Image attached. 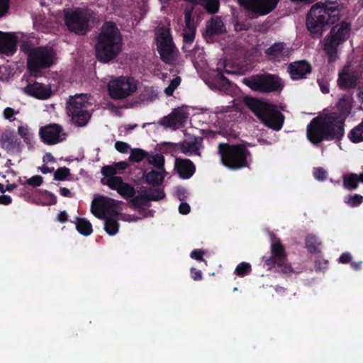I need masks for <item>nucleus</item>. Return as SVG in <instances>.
<instances>
[{
	"label": "nucleus",
	"mask_w": 363,
	"mask_h": 363,
	"mask_svg": "<svg viewBox=\"0 0 363 363\" xmlns=\"http://www.w3.org/2000/svg\"><path fill=\"white\" fill-rule=\"evenodd\" d=\"M122 204L123 202L106 196H98L91 203V213L96 218L105 220L104 230L111 236L118 232L117 216L120 213Z\"/></svg>",
	"instance_id": "3"
},
{
	"label": "nucleus",
	"mask_w": 363,
	"mask_h": 363,
	"mask_svg": "<svg viewBox=\"0 0 363 363\" xmlns=\"http://www.w3.org/2000/svg\"><path fill=\"white\" fill-rule=\"evenodd\" d=\"M18 134L27 144L31 143L33 140L34 133L27 124L21 123L18 126Z\"/></svg>",
	"instance_id": "31"
},
{
	"label": "nucleus",
	"mask_w": 363,
	"mask_h": 363,
	"mask_svg": "<svg viewBox=\"0 0 363 363\" xmlns=\"http://www.w3.org/2000/svg\"><path fill=\"white\" fill-rule=\"evenodd\" d=\"M192 60L195 67H200L204 64V53L202 48H196L193 52Z\"/></svg>",
	"instance_id": "37"
},
{
	"label": "nucleus",
	"mask_w": 363,
	"mask_h": 363,
	"mask_svg": "<svg viewBox=\"0 0 363 363\" xmlns=\"http://www.w3.org/2000/svg\"><path fill=\"white\" fill-rule=\"evenodd\" d=\"M215 82L216 84H220L222 86H225V85H227L228 84V79L225 77H223L222 74H220V73H218L216 75Z\"/></svg>",
	"instance_id": "54"
},
{
	"label": "nucleus",
	"mask_w": 363,
	"mask_h": 363,
	"mask_svg": "<svg viewBox=\"0 0 363 363\" xmlns=\"http://www.w3.org/2000/svg\"><path fill=\"white\" fill-rule=\"evenodd\" d=\"M219 154L223 165L237 169L247 165L249 152L243 145L220 144Z\"/></svg>",
	"instance_id": "8"
},
{
	"label": "nucleus",
	"mask_w": 363,
	"mask_h": 363,
	"mask_svg": "<svg viewBox=\"0 0 363 363\" xmlns=\"http://www.w3.org/2000/svg\"><path fill=\"white\" fill-rule=\"evenodd\" d=\"M115 147L121 153H127L130 150V146L128 143L121 141H117Z\"/></svg>",
	"instance_id": "47"
},
{
	"label": "nucleus",
	"mask_w": 363,
	"mask_h": 363,
	"mask_svg": "<svg viewBox=\"0 0 363 363\" xmlns=\"http://www.w3.org/2000/svg\"><path fill=\"white\" fill-rule=\"evenodd\" d=\"M43 162L46 163H53L55 162V160L50 153H46L43 157Z\"/></svg>",
	"instance_id": "62"
},
{
	"label": "nucleus",
	"mask_w": 363,
	"mask_h": 363,
	"mask_svg": "<svg viewBox=\"0 0 363 363\" xmlns=\"http://www.w3.org/2000/svg\"><path fill=\"white\" fill-rule=\"evenodd\" d=\"M179 211L184 215L188 214L190 211V206L186 203H182L179 206Z\"/></svg>",
	"instance_id": "55"
},
{
	"label": "nucleus",
	"mask_w": 363,
	"mask_h": 363,
	"mask_svg": "<svg viewBox=\"0 0 363 363\" xmlns=\"http://www.w3.org/2000/svg\"><path fill=\"white\" fill-rule=\"evenodd\" d=\"M189 113L184 107L177 108L167 116L164 117L161 124L169 128L177 129L180 127L188 118Z\"/></svg>",
	"instance_id": "16"
},
{
	"label": "nucleus",
	"mask_w": 363,
	"mask_h": 363,
	"mask_svg": "<svg viewBox=\"0 0 363 363\" xmlns=\"http://www.w3.org/2000/svg\"><path fill=\"white\" fill-rule=\"evenodd\" d=\"M147 161L150 164L157 168L158 170L164 169V157L162 155L156 154L150 155L147 157Z\"/></svg>",
	"instance_id": "34"
},
{
	"label": "nucleus",
	"mask_w": 363,
	"mask_h": 363,
	"mask_svg": "<svg viewBox=\"0 0 363 363\" xmlns=\"http://www.w3.org/2000/svg\"><path fill=\"white\" fill-rule=\"evenodd\" d=\"M277 265L283 273L286 274L291 271V267L284 263V259L279 261Z\"/></svg>",
	"instance_id": "53"
},
{
	"label": "nucleus",
	"mask_w": 363,
	"mask_h": 363,
	"mask_svg": "<svg viewBox=\"0 0 363 363\" xmlns=\"http://www.w3.org/2000/svg\"><path fill=\"white\" fill-rule=\"evenodd\" d=\"M191 11L192 9H186L184 12V19H185V25L186 28L183 31V38L184 42V48H188V45H190L195 36V26L194 22L191 21Z\"/></svg>",
	"instance_id": "20"
},
{
	"label": "nucleus",
	"mask_w": 363,
	"mask_h": 363,
	"mask_svg": "<svg viewBox=\"0 0 363 363\" xmlns=\"http://www.w3.org/2000/svg\"><path fill=\"white\" fill-rule=\"evenodd\" d=\"M91 105V99L87 94H76L70 96L67 102V113L72 122L77 126H84L91 118L89 108Z\"/></svg>",
	"instance_id": "7"
},
{
	"label": "nucleus",
	"mask_w": 363,
	"mask_h": 363,
	"mask_svg": "<svg viewBox=\"0 0 363 363\" xmlns=\"http://www.w3.org/2000/svg\"><path fill=\"white\" fill-rule=\"evenodd\" d=\"M60 193L63 196H66V197H72L73 196V194L67 188H60Z\"/></svg>",
	"instance_id": "64"
},
{
	"label": "nucleus",
	"mask_w": 363,
	"mask_h": 363,
	"mask_svg": "<svg viewBox=\"0 0 363 363\" xmlns=\"http://www.w3.org/2000/svg\"><path fill=\"white\" fill-rule=\"evenodd\" d=\"M262 82L263 92L280 91L284 86L281 79L274 75L263 76Z\"/></svg>",
	"instance_id": "25"
},
{
	"label": "nucleus",
	"mask_w": 363,
	"mask_h": 363,
	"mask_svg": "<svg viewBox=\"0 0 363 363\" xmlns=\"http://www.w3.org/2000/svg\"><path fill=\"white\" fill-rule=\"evenodd\" d=\"M145 216L144 215H142L141 216H133V215H130V214H122L121 216V219L123 220V221H125V222H136L137 220H138L139 219H140L141 218L143 217H145Z\"/></svg>",
	"instance_id": "49"
},
{
	"label": "nucleus",
	"mask_w": 363,
	"mask_h": 363,
	"mask_svg": "<svg viewBox=\"0 0 363 363\" xmlns=\"http://www.w3.org/2000/svg\"><path fill=\"white\" fill-rule=\"evenodd\" d=\"M344 135V119L335 113H323L307 126V138L313 143L340 139Z\"/></svg>",
	"instance_id": "1"
},
{
	"label": "nucleus",
	"mask_w": 363,
	"mask_h": 363,
	"mask_svg": "<svg viewBox=\"0 0 363 363\" xmlns=\"http://www.w3.org/2000/svg\"><path fill=\"white\" fill-rule=\"evenodd\" d=\"M349 138L353 143L363 141V123L358 125L350 131Z\"/></svg>",
	"instance_id": "33"
},
{
	"label": "nucleus",
	"mask_w": 363,
	"mask_h": 363,
	"mask_svg": "<svg viewBox=\"0 0 363 363\" xmlns=\"http://www.w3.org/2000/svg\"><path fill=\"white\" fill-rule=\"evenodd\" d=\"M69 174V169L67 167H62L55 172V179L56 180H63L66 179Z\"/></svg>",
	"instance_id": "45"
},
{
	"label": "nucleus",
	"mask_w": 363,
	"mask_h": 363,
	"mask_svg": "<svg viewBox=\"0 0 363 363\" xmlns=\"http://www.w3.org/2000/svg\"><path fill=\"white\" fill-rule=\"evenodd\" d=\"M18 38V35L0 31V52L12 55L16 51Z\"/></svg>",
	"instance_id": "18"
},
{
	"label": "nucleus",
	"mask_w": 363,
	"mask_h": 363,
	"mask_svg": "<svg viewBox=\"0 0 363 363\" xmlns=\"http://www.w3.org/2000/svg\"><path fill=\"white\" fill-rule=\"evenodd\" d=\"M24 92L29 96L42 100L50 98L52 94L50 85L39 82L28 84L24 88Z\"/></svg>",
	"instance_id": "17"
},
{
	"label": "nucleus",
	"mask_w": 363,
	"mask_h": 363,
	"mask_svg": "<svg viewBox=\"0 0 363 363\" xmlns=\"http://www.w3.org/2000/svg\"><path fill=\"white\" fill-rule=\"evenodd\" d=\"M177 195L179 199L182 200L186 197L187 191L185 189L179 187L177 189Z\"/></svg>",
	"instance_id": "59"
},
{
	"label": "nucleus",
	"mask_w": 363,
	"mask_h": 363,
	"mask_svg": "<svg viewBox=\"0 0 363 363\" xmlns=\"http://www.w3.org/2000/svg\"><path fill=\"white\" fill-rule=\"evenodd\" d=\"M122 35L116 25L106 22L101 27L96 46L97 59L104 63L114 59L121 51Z\"/></svg>",
	"instance_id": "2"
},
{
	"label": "nucleus",
	"mask_w": 363,
	"mask_h": 363,
	"mask_svg": "<svg viewBox=\"0 0 363 363\" xmlns=\"http://www.w3.org/2000/svg\"><path fill=\"white\" fill-rule=\"evenodd\" d=\"M174 169L183 179L190 178L195 171V167L190 160L180 158H176Z\"/></svg>",
	"instance_id": "21"
},
{
	"label": "nucleus",
	"mask_w": 363,
	"mask_h": 363,
	"mask_svg": "<svg viewBox=\"0 0 363 363\" xmlns=\"http://www.w3.org/2000/svg\"><path fill=\"white\" fill-rule=\"evenodd\" d=\"M164 193L162 190L157 191L155 194H150L149 199L151 200H160L164 197Z\"/></svg>",
	"instance_id": "56"
},
{
	"label": "nucleus",
	"mask_w": 363,
	"mask_h": 363,
	"mask_svg": "<svg viewBox=\"0 0 363 363\" xmlns=\"http://www.w3.org/2000/svg\"><path fill=\"white\" fill-rule=\"evenodd\" d=\"M289 69L292 79L298 80L311 72V66L305 61H300L291 64Z\"/></svg>",
	"instance_id": "22"
},
{
	"label": "nucleus",
	"mask_w": 363,
	"mask_h": 363,
	"mask_svg": "<svg viewBox=\"0 0 363 363\" xmlns=\"http://www.w3.org/2000/svg\"><path fill=\"white\" fill-rule=\"evenodd\" d=\"M350 26L347 23L342 22L333 26L323 41L325 52L330 61L337 57V48L350 36Z\"/></svg>",
	"instance_id": "9"
},
{
	"label": "nucleus",
	"mask_w": 363,
	"mask_h": 363,
	"mask_svg": "<svg viewBox=\"0 0 363 363\" xmlns=\"http://www.w3.org/2000/svg\"><path fill=\"white\" fill-rule=\"evenodd\" d=\"M102 183L116 190L124 199H129L135 195V189L130 184L124 182L121 177L104 179Z\"/></svg>",
	"instance_id": "15"
},
{
	"label": "nucleus",
	"mask_w": 363,
	"mask_h": 363,
	"mask_svg": "<svg viewBox=\"0 0 363 363\" xmlns=\"http://www.w3.org/2000/svg\"><path fill=\"white\" fill-rule=\"evenodd\" d=\"M270 59L274 60H285L289 51L282 43H275L266 51Z\"/></svg>",
	"instance_id": "26"
},
{
	"label": "nucleus",
	"mask_w": 363,
	"mask_h": 363,
	"mask_svg": "<svg viewBox=\"0 0 363 363\" xmlns=\"http://www.w3.org/2000/svg\"><path fill=\"white\" fill-rule=\"evenodd\" d=\"M21 49L28 55V67L34 76H37L39 69L48 68L57 61L56 52L52 48H32L28 43H24Z\"/></svg>",
	"instance_id": "5"
},
{
	"label": "nucleus",
	"mask_w": 363,
	"mask_h": 363,
	"mask_svg": "<svg viewBox=\"0 0 363 363\" xmlns=\"http://www.w3.org/2000/svg\"><path fill=\"white\" fill-rule=\"evenodd\" d=\"M271 250L272 257L265 260V264L269 269H272L275 267V259L281 261L285 257V252L283 246L277 240H273L271 245Z\"/></svg>",
	"instance_id": "23"
},
{
	"label": "nucleus",
	"mask_w": 363,
	"mask_h": 363,
	"mask_svg": "<svg viewBox=\"0 0 363 363\" xmlns=\"http://www.w3.org/2000/svg\"><path fill=\"white\" fill-rule=\"evenodd\" d=\"M169 86L165 88L164 93L167 96L172 95L174 91L177 88V86L181 83V78L179 77H174L172 79H169Z\"/></svg>",
	"instance_id": "39"
},
{
	"label": "nucleus",
	"mask_w": 363,
	"mask_h": 363,
	"mask_svg": "<svg viewBox=\"0 0 363 363\" xmlns=\"http://www.w3.org/2000/svg\"><path fill=\"white\" fill-rule=\"evenodd\" d=\"M127 167L128 164L125 162H117L103 167L101 173L106 177V179L116 177L115 175L120 171L125 169Z\"/></svg>",
	"instance_id": "27"
},
{
	"label": "nucleus",
	"mask_w": 363,
	"mask_h": 363,
	"mask_svg": "<svg viewBox=\"0 0 363 363\" xmlns=\"http://www.w3.org/2000/svg\"><path fill=\"white\" fill-rule=\"evenodd\" d=\"M146 156L147 153L143 150L140 148L132 149L130 150L129 160L138 163L141 162Z\"/></svg>",
	"instance_id": "35"
},
{
	"label": "nucleus",
	"mask_w": 363,
	"mask_h": 363,
	"mask_svg": "<svg viewBox=\"0 0 363 363\" xmlns=\"http://www.w3.org/2000/svg\"><path fill=\"white\" fill-rule=\"evenodd\" d=\"M251 271V266L249 263L242 262L238 264L235 270V272L238 276H244Z\"/></svg>",
	"instance_id": "43"
},
{
	"label": "nucleus",
	"mask_w": 363,
	"mask_h": 363,
	"mask_svg": "<svg viewBox=\"0 0 363 363\" xmlns=\"http://www.w3.org/2000/svg\"><path fill=\"white\" fill-rule=\"evenodd\" d=\"M306 245L311 252H318L319 250L320 242L314 235H308L306 238Z\"/></svg>",
	"instance_id": "40"
},
{
	"label": "nucleus",
	"mask_w": 363,
	"mask_h": 363,
	"mask_svg": "<svg viewBox=\"0 0 363 363\" xmlns=\"http://www.w3.org/2000/svg\"><path fill=\"white\" fill-rule=\"evenodd\" d=\"M18 113V111H15L13 108L8 107L4 111V116L6 119L12 121L14 120V116Z\"/></svg>",
	"instance_id": "48"
},
{
	"label": "nucleus",
	"mask_w": 363,
	"mask_h": 363,
	"mask_svg": "<svg viewBox=\"0 0 363 363\" xmlns=\"http://www.w3.org/2000/svg\"><path fill=\"white\" fill-rule=\"evenodd\" d=\"M167 172L165 169L152 170L145 174V179L149 184L157 186L162 183Z\"/></svg>",
	"instance_id": "28"
},
{
	"label": "nucleus",
	"mask_w": 363,
	"mask_h": 363,
	"mask_svg": "<svg viewBox=\"0 0 363 363\" xmlns=\"http://www.w3.org/2000/svg\"><path fill=\"white\" fill-rule=\"evenodd\" d=\"M40 203L43 205H52L56 203V197L54 194L48 191L42 194Z\"/></svg>",
	"instance_id": "42"
},
{
	"label": "nucleus",
	"mask_w": 363,
	"mask_h": 363,
	"mask_svg": "<svg viewBox=\"0 0 363 363\" xmlns=\"http://www.w3.org/2000/svg\"><path fill=\"white\" fill-rule=\"evenodd\" d=\"M43 179L40 175H35L28 179L26 183L32 186H39L43 184Z\"/></svg>",
	"instance_id": "46"
},
{
	"label": "nucleus",
	"mask_w": 363,
	"mask_h": 363,
	"mask_svg": "<svg viewBox=\"0 0 363 363\" xmlns=\"http://www.w3.org/2000/svg\"><path fill=\"white\" fill-rule=\"evenodd\" d=\"M12 201V199L11 196L8 195H1L0 196V204L1 205H8L11 203Z\"/></svg>",
	"instance_id": "60"
},
{
	"label": "nucleus",
	"mask_w": 363,
	"mask_h": 363,
	"mask_svg": "<svg viewBox=\"0 0 363 363\" xmlns=\"http://www.w3.org/2000/svg\"><path fill=\"white\" fill-rule=\"evenodd\" d=\"M39 137L41 140L49 145H56L65 141L67 134L63 128L56 123L42 126L39 129Z\"/></svg>",
	"instance_id": "12"
},
{
	"label": "nucleus",
	"mask_w": 363,
	"mask_h": 363,
	"mask_svg": "<svg viewBox=\"0 0 363 363\" xmlns=\"http://www.w3.org/2000/svg\"><path fill=\"white\" fill-rule=\"evenodd\" d=\"M86 14L82 10L75 9L65 12V23L69 30L78 34H85L88 30Z\"/></svg>",
	"instance_id": "13"
},
{
	"label": "nucleus",
	"mask_w": 363,
	"mask_h": 363,
	"mask_svg": "<svg viewBox=\"0 0 363 363\" xmlns=\"http://www.w3.org/2000/svg\"><path fill=\"white\" fill-rule=\"evenodd\" d=\"M0 177L5 181L6 183L13 182L20 180L18 177L12 170H8L5 174L0 172Z\"/></svg>",
	"instance_id": "44"
},
{
	"label": "nucleus",
	"mask_w": 363,
	"mask_h": 363,
	"mask_svg": "<svg viewBox=\"0 0 363 363\" xmlns=\"http://www.w3.org/2000/svg\"><path fill=\"white\" fill-rule=\"evenodd\" d=\"M340 15L335 3L316 4L311 9L306 20V26L312 35H320L324 27L335 23Z\"/></svg>",
	"instance_id": "4"
},
{
	"label": "nucleus",
	"mask_w": 363,
	"mask_h": 363,
	"mask_svg": "<svg viewBox=\"0 0 363 363\" xmlns=\"http://www.w3.org/2000/svg\"><path fill=\"white\" fill-rule=\"evenodd\" d=\"M191 277L194 280H199V279H201V278H202V274H201V271L198 270L195 268L191 269Z\"/></svg>",
	"instance_id": "58"
},
{
	"label": "nucleus",
	"mask_w": 363,
	"mask_h": 363,
	"mask_svg": "<svg viewBox=\"0 0 363 363\" xmlns=\"http://www.w3.org/2000/svg\"><path fill=\"white\" fill-rule=\"evenodd\" d=\"M357 78L358 74L354 73L350 67H347L340 72L338 84L342 88H349L356 84Z\"/></svg>",
	"instance_id": "24"
},
{
	"label": "nucleus",
	"mask_w": 363,
	"mask_h": 363,
	"mask_svg": "<svg viewBox=\"0 0 363 363\" xmlns=\"http://www.w3.org/2000/svg\"><path fill=\"white\" fill-rule=\"evenodd\" d=\"M130 203L135 208H141L147 205V199L145 196H140L133 198Z\"/></svg>",
	"instance_id": "41"
},
{
	"label": "nucleus",
	"mask_w": 363,
	"mask_h": 363,
	"mask_svg": "<svg viewBox=\"0 0 363 363\" xmlns=\"http://www.w3.org/2000/svg\"><path fill=\"white\" fill-rule=\"evenodd\" d=\"M204 255V252L201 250H194L191 252V257L196 260H203L202 257Z\"/></svg>",
	"instance_id": "52"
},
{
	"label": "nucleus",
	"mask_w": 363,
	"mask_h": 363,
	"mask_svg": "<svg viewBox=\"0 0 363 363\" xmlns=\"http://www.w3.org/2000/svg\"><path fill=\"white\" fill-rule=\"evenodd\" d=\"M77 231L85 236L89 235L92 233L91 224L84 218H77L75 221Z\"/></svg>",
	"instance_id": "32"
},
{
	"label": "nucleus",
	"mask_w": 363,
	"mask_h": 363,
	"mask_svg": "<svg viewBox=\"0 0 363 363\" xmlns=\"http://www.w3.org/2000/svg\"><path fill=\"white\" fill-rule=\"evenodd\" d=\"M247 104L265 125L275 130L281 128L284 116L276 106L255 99H249Z\"/></svg>",
	"instance_id": "6"
},
{
	"label": "nucleus",
	"mask_w": 363,
	"mask_h": 363,
	"mask_svg": "<svg viewBox=\"0 0 363 363\" xmlns=\"http://www.w3.org/2000/svg\"><path fill=\"white\" fill-rule=\"evenodd\" d=\"M225 26L220 19L216 18L212 19L207 26L206 35L211 37L224 33Z\"/></svg>",
	"instance_id": "29"
},
{
	"label": "nucleus",
	"mask_w": 363,
	"mask_h": 363,
	"mask_svg": "<svg viewBox=\"0 0 363 363\" xmlns=\"http://www.w3.org/2000/svg\"><path fill=\"white\" fill-rule=\"evenodd\" d=\"M238 1L246 9L259 14L265 15L276 7L279 0H238Z\"/></svg>",
	"instance_id": "14"
},
{
	"label": "nucleus",
	"mask_w": 363,
	"mask_h": 363,
	"mask_svg": "<svg viewBox=\"0 0 363 363\" xmlns=\"http://www.w3.org/2000/svg\"><path fill=\"white\" fill-rule=\"evenodd\" d=\"M156 42L162 59L167 63H173L177 58L176 50L168 28H161L156 32Z\"/></svg>",
	"instance_id": "11"
},
{
	"label": "nucleus",
	"mask_w": 363,
	"mask_h": 363,
	"mask_svg": "<svg viewBox=\"0 0 363 363\" xmlns=\"http://www.w3.org/2000/svg\"><path fill=\"white\" fill-rule=\"evenodd\" d=\"M345 202L352 207L359 206L363 201V196L359 194L350 195L345 198Z\"/></svg>",
	"instance_id": "38"
},
{
	"label": "nucleus",
	"mask_w": 363,
	"mask_h": 363,
	"mask_svg": "<svg viewBox=\"0 0 363 363\" xmlns=\"http://www.w3.org/2000/svg\"><path fill=\"white\" fill-rule=\"evenodd\" d=\"M9 8V0H0V17L5 15Z\"/></svg>",
	"instance_id": "51"
},
{
	"label": "nucleus",
	"mask_w": 363,
	"mask_h": 363,
	"mask_svg": "<svg viewBox=\"0 0 363 363\" xmlns=\"http://www.w3.org/2000/svg\"><path fill=\"white\" fill-rule=\"evenodd\" d=\"M314 177L318 180H324L326 178L327 173L322 168H316L314 169Z\"/></svg>",
	"instance_id": "50"
},
{
	"label": "nucleus",
	"mask_w": 363,
	"mask_h": 363,
	"mask_svg": "<svg viewBox=\"0 0 363 363\" xmlns=\"http://www.w3.org/2000/svg\"><path fill=\"white\" fill-rule=\"evenodd\" d=\"M344 186L349 189H355L357 187V174H351L345 176L343 181Z\"/></svg>",
	"instance_id": "36"
},
{
	"label": "nucleus",
	"mask_w": 363,
	"mask_h": 363,
	"mask_svg": "<svg viewBox=\"0 0 363 363\" xmlns=\"http://www.w3.org/2000/svg\"><path fill=\"white\" fill-rule=\"evenodd\" d=\"M67 213L65 211L60 212L57 216V220L61 223H65L67 220Z\"/></svg>",
	"instance_id": "63"
},
{
	"label": "nucleus",
	"mask_w": 363,
	"mask_h": 363,
	"mask_svg": "<svg viewBox=\"0 0 363 363\" xmlns=\"http://www.w3.org/2000/svg\"><path fill=\"white\" fill-rule=\"evenodd\" d=\"M352 256L348 252H345L341 255V256L339 258V262L341 263H348L351 261Z\"/></svg>",
	"instance_id": "57"
},
{
	"label": "nucleus",
	"mask_w": 363,
	"mask_h": 363,
	"mask_svg": "<svg viewBox=\"0 0 363 363\" xmlns=\"http://www.w3.org/2000/svg\"><path fill=\"white\" fill-rule=\"evenodd\" d=\"M351 101H352L351 98L347 97V99H343L340 101V103H339L340 106H341L342 104H345V105L347 106L346 111L343 113V114H345L346 113H347L348 110L350 108Z\"/></svg>",
	"instance_id": "61"
},
{
	"label": "nucleus",
	"mask_w": 363,
	"mask_h": 363,
	"mask_svg": "<svg viewBox=\"0 0 363 363\" xmlns=\"http://www.w3.org/2000/svg\"><path fill=\"white\" fill-rule=\"evenodd\" d=\"M137 89V81L130 77L121 76L113 78L107 84L108 94L113 99H125Z\"/></svg>",
	"instance_id": "10"
},
{
	"label": "nucleus",
	"mask_w": 363,
	"mask_h": 363,
	"mask_svg": "<svg viewBox=\"0 0 363 363\" xmlns=\"http://www.w3.org/2000/svg\"><path fill=\"white\" fill-rule=\"evenodd\" d=\"M242 82L253 91L263 92L262 77L245 78Z\"/></svg>",
	"instance_id": "30"
},
{
	"label": "nucleus",
	"mask_w": 363,
	"mask_h": 363,
	"mask_svg": "<svg viewBox=\"0 0 363 363\" xmlns=\"http://www.w3.org/2000/svg\"><path fill=\"white\" fill-rule=\"evenodd\" d=\"M201 147V139L194 138L189 141H184L181 145H169V148H172V152L179 150L181 152L187 155H199V150Z\"/></svg>",
	"instance_id": "19"
}]
</instances>
